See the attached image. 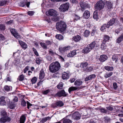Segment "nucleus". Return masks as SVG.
Masks as SVG:
<instances>
[{
  "label": "nucleus",
  "mask_w": 123,
  "mask_h": 123,
  "mask_svg": "<svg viewBox=\"0 0 123 123\" xmlns=\"http://www.w3.org/2000/svg\"><path fill=\"white\" fill-rule=\"evenodd\" d=\"M55 105L54 107H56L57 106L61 107L63 106L64 105V103L61 101H59L56 102L55 103Z\"/></svg>",
  "instance_id": "obj_25"
},
{
  "label": "nucleus",
  "mask_w": 123,
  "mask_h": 123,
  "mask_svg": "<svg viewBox=\"0 0 123 123\" xmlns=\"http://www.w3.org/2000/svg\"><path fill=\"white\" fill-rule=\"evenodd\" d=\"M51 0L54 2H59L67 1L68 0Z\"/></svg>",
  "instance_id": "obj_55"
},
{
  "label": "nucleus",
  "mask_w": 123,
  "mask_h": 123,
  "mask_svg": "<svg viewBox=\"0 0 123 123\" xmlns=\"http://www.w3.org/2000/svg\"><path fill=\"white\" fill-rule=\"evenodd\" d=\"M26 102L24 100H23L21 102V105L24 106H25L26 105Z\"/></svg>",
  "instance_id": "obj_60"
},
{
  "label": "nucleus",
  "mask_w": 123,
  "mask_h": 123,
  "mask_svg": "<svg viewBox=\"0 0 123 123\" xmlns=\"http://www.w3.org/2000/svg\"><path fill=\"white\" fill-rule=\"evenodd\" d=\"M74 21L75 22L76 21L80 19V17L76 14H75L74 15Z\"/></svg>",
  "instance_id": "obj_45"
},
{
  "label": "nucleus",
  "mask_w": 123,
  "mask_h": 123,
  "mask_svg": "<svg viewBox=\"0 0 123 123\" xmlns=\"http://www.w3.org/2000/svg\"><path fill=\"white\" fill-rule=\"evenodd\" d=\"M90 13L89 11L88 10L85 11L83 15V16L84 18L86 19L88 18L90 16Z\"/></svg>",
  "instance_id": "obj_20"
},
{
  "label": "nucleus",
  "mask_w": 123,
  "mask_h": 123,
  "mask_svg": "<svg viewBox=\"0 0 123 123\" xmlns=\"http://www.w3.org/2000/svg\"><path fill=\"white\" fill-rule=\"evenodd\" d=\"M73 39L74 40V41L78 42L80 40L81 37L80 36L78 35L74 37H73Z\"/></svg>",
  "instance_id": "obj_29"
},
{
  "label": "nucleus",
  "mask_w": 123,
  "mask_h": 123,
  "mask_svg": "<svg viewBox=\"0 0 123 123\" xmlns=\"http://www.w3.org/2000/svg\"><path fill=\"white\" fill-rule=\"evenodd\" d=\"M32 49L35 55L37 56H38L39 55L36 49L34 48H33Z\"/></svg>",
  "instance_id": "obj_59"
},
{
  "label": "nucleus",
  "mask_w": 123,
  "mask_h": 123,
  "mask_svg": "<svg viewBox=\"0 0 123 123\" xmlns=\"http://www.w3.org/2000/svg\"><path fill=\"white\" fill-rule=\"evenodd\" d=\"M106 46L104 43H103L101 45V48L102 49H104L106 48Z\"/></svg>",
  "instance_id": "obj_58"
},
{
  "label": "nucleus",
  "mask_w": 123,
  "mask_h": 123,
  "mask_svg": "<svg viewBox=\"0 0 123 123\" xmlns=\"http://www.w3.org/2000/svg\"><path fill=\"white\" fill-rule=\"evenodd\" d=\"M49 15L51 16H53V18H52L51 19L53 21L55 20V18L57 15V12L56 11L53 9L49 10L48 11Z\"/></svg>",
  "instance_id": "obj_6"
},
{
  "label": "nucleus",
  "mask_w": 123,
  "mask_h": 123,
  "mask_svg": "<svg viewBox=\"0 0 123 123\" xmlns=\"http://www.w3.org/2000/svg\"><path fill=\"white\" fill-rule=\"evenodd\" d=\"M6 28V27L5 25L2 24H0V30L4 31Z\"/></svg>",
  "instance_id": "obj_43"
},
{
  "label": "nucleus",
  "mask_w": 123,
  "mask_h": 123,
  "mask_svg": "<svg viewBox=\"0 0 123 123\" xmlns=\"http://www.w3.org/2000/svg\"><path fill=\"white\" fill-rule=\"evenodd\" d=\"M45 76V74L43 69H42L40 71L39 74V79H43Z\"/></svg>",
  "instance_id": "obj_24"
},
{
  "label": "nucleus",
  "mask_w": 123,
  "mask_h": 123,
  "mask_svg": "<svg viewBox=\"0 0 123 123\" xmlns=\"http://www.w3.org/2000/svg\"><path fill=\"white\" fill-rule=\"evenodd\" d=\"M105 69L108 71H112L113 69V67H111L109 66H105L104 67Z\"/></svg>",
  "instance_id": "obj_34"
},
{
  "label": "nucleus",
  "mask_w": 123,
  "mask_h": 123,
  "mask_svg": "<svg viewBox=\"0 0 123 123\" xmlns=\"http://www.w3.org/2000/svg\"><path fill=\"white\" fill-rule=\"evenodd\" d=\"M48 51L49 54L50 55H53L55 54V53L51 49H49Z\"/></svg>",
  "instance_id": "obj_57"
},
{
  "label": "nucleus",
  "mask_w": 123,
  "mask_h": 123,
  "mask_svg": "<svg viewBox=\"0 0 123 123\" xmlns=\"http://www.w3.org/2000/svg\"><path fill=\"white\" fill-rule=\"evenodd\" d=\"M91 50L88 45L87 47L84 48L82 51V53H89Z\"/></svg>",
  "instance_id": "obj_16"
},
{
  "label": "nucleus",
  "mask_w": 123,
  "mask_h": 123,
  "mask_svg": "<svg viewBox=\"0 0 123 123\" xmlns=\"http://www.w3.org/2000/svg\"><path fill=\"white\" fill-rule=\"evenodd\" d=\"M25 120V115H22L20 119V123H24Z\"/></svg>",
  "instance_id": "obj_33"
},
{
  "label": "nucleus",
  "mask_w": 123,
  "mask_h": 123,
  "mask_svg": "<svg viewBox=\"0 0 123 123\" xmlns=\"http://www.w3.org/2000/svg\"><path fill=\"white\" fill-rule=\"evenodd\" d=\"M40 44L41 46L44 49H46L47 48V45L44 43L41 42Z\"/></svg>",
  "instance_id": "obj_44"
},
{
  "label": "nucleus",
  "mask_w": 123,
  "mask_h": 123,
  "mask_svg": "<svg viewBox=\"0 0 123 123\" xmlns=\"http://www.w3.org/2000/svg\"><path fill=\"white\" fill-rule=\"evenodd\" d=\"M96 44L95 42H92L90 44L88 45L90 48L92 50L94 47H95Z\"/></svg>",
  "instance_id": "obj_31"
},
{
  "label": "nucleus",
  "mask_w": 123,
  "mask_h": 123,
  "mask_svg": "<svg viewBox=\"0 0 123 123\" xmlns=\"http://www.w3.org/2000/svg\"><path fill=\"white\" fill-rule=\"evenodd\" d=\"M112 59L113 61L116 62L118 60V57L117 55H114L112 56Z\"/></svg>",
  "instance_id": "obj_41"
},
{
  "label": "nucleus",
  "mask_w": 123,
  "mask_h": 123,
  "mask_svg": "<svg viewBox=\"0 0 123 123\" xmlns=\"http://www.w3.org/2000/svg\"><path fill=\"white\" fill-rule=\"evenodd\" d=\"M107 57L106 55H103L100 56L99 60L100 62H103L107 60Z\"/></svg>",
  "instance_id": "obj_13"
},
{
  "label": "nucleus",
  "mask_w": 123,
  "mask_h": 123,
  "mask_svg": "<svg viewBox=\"0 0 123 123\" xmlns=\"http://www.w3.org/2000/svg\"><path fill=\"white\" fill-rule=\"evenodd\" d=\"M24 76L23 74L21 75L18 78V79L20 81H21L24 80Z\"/></svg>",
  "instance_id": "obj_47"
},
{
  "label": "nucleus",
  "mask_w": 123,
  "mask_h": 123,
  "mask_svg": "<svg viewBox=\"0 0 123 123\" xmlns=\"http://www.w3.org/2000/svg\"><path fill=\"white\" fill-rule=\"evenodd\" d=\"M41 61V60L40 58H37L36 59V62L38 64H39Z\"/></svg>",
  "instance_id": "obj_53"
},
{
  "label": "nucleus",
  "mask_w": 123,
  "mask_h": 123,
  "mask_svg": "<svg viewBox=\"0 0 123 123\" xmlns=\"http://www.w3.org/2000/svg\"><path fill=\"white\" fill-rule=\"evenodd\" d=\"M109 27V25L107 24H104L101 27L100 30L102 32H104L106 31V28H108Z\"/></svg>",
  "instance_id": "obj_21"
},
{
  "label": "nucleus",
  "mask_w": 123,
  "mask_h": 123,
  "mask_svg": "<svg viewBox=\"0 0 123 123\" xmlns=\"http://www.w3.org/2000/svg\"><path fill=\"white\" fill-rule=\"evenodd\" d=\"M59 51L61 53H63L65 52L64 47H60L59 48Z\"/></svg>",
  "instance_id": "obj_56"
},
{
  "label": "nucleus",
  "mask_w": 123,
  "mask_h": 123,
  "mask_svg": "<svg viewBox=\"0 0 123 123\" xmlns=\"http://www.w3.org/2000/svg\"><path fill=\"white\" fill-rule=\"evenodd\" d=\"M9 107L11 109H13L15 107V105L14 103L11 102L9 106Z\"/></svg>",
  "instance_id": "obj_50"
},
{
  "label": "nucleus",
  "mask_w": 123,
  "mask_h": 123,
  "mask_svg": "<svg viewBox=\"0 0 123 123\" xmlns=\"http://www.w3.org/2000/svg\"><path fill=\"white\" fill-rule=\"evenodd\" d=\"M56 27L57 29L62 33L66 30V25L64 22L60 21L56 23Z\"/></svg>",
  "instance_id": "obj_2"
},
{
  "label": "nucleus",
  "mask_w": 123,
  "mask_h": 123,
  "mask_svg": "<svg viewBox=\"0 0 123 123\" xmlns=\"http://www.w3.org/2000/svg\"><path fill=\"white\" fill-rule=\"evenodd\" d=\"M123 40V33L116 40L117 43H120Z\"/></svg>",
  "instance_id": "obj_26"
},
{
  "label": "nucleus",
  "mask_w": 123,
  "mask_h": 123,
  "mask_svg": "<svg viewBox=\"0 0 123 123\" xmlns=\"http://www.w3.org/2000/svg\"><path fill=\"white\" fill-rule=\"evenodd\" d=\"M63 86V84L62 82H60L57 85V87L59 89H62Z\"/></svg>",
  "instance_id": "obj_38"
},
{
  "label": "nucleus",
  "mask_w": 123,
  "mask_h": 123,
  "mask_svg": "<svg viewBox=\"0 0 123 123\" xmlns=\"http://www.w3.org/2000/svg\"><path fill=\"white\" fill-rule=\"evenodd\" d=\"M90 32L87 30H86L84 32V36L85 37H87L89 35Z\"/></svg>",
  "instance_id": "obj_46"
},
{
  "label": "nucleus",
  "mask_w": 123,
  "mask_h": 123,
  "mask_svg": "<svg viewBox=\"0 0 123 123\" xmlns=\"http://www.w3.org/2000/svg\"><path fill=\"white\" fill-rule=\"evenodd\" d=\"M93 69V68L92 66L89 68H87L85 70V71L86 72H90L92 71Z\"/></svg>",
  "instance_id": "obj_42"
},
{
  "label": "nucleus",
  "mask_w": 123,
  "mask_h": 123,
  "mask_svg": "<svg viewBox=\"0 0 123 123\" xmlns=\"http://www.w3.org/2000/svg\"><path fill=\"white\" fill-rule=\"evenodd\" d=\"M80 6L82 9V10H84L86 8H89L90 7V5L87 3H83L80 4Z\"/></svg>",
  "instance_id": "obj_12"
},
{
  "label": "nucleus",
  "mask_w": 123,
  "mask_h": 123,
  "mask_svg": "<svg viewBox=\"0 0 123 123\" xmlns=\"http://www.w3.org/2000/svg\"><path fill=\"white\" fill-rule=\"evenodd\" d=\"M93 18L94 19H97L98 18V15L96 11H95L94 12Z\"/></svg>",
  "instance_id": "obj_49"
},
{
  "label": "nucleus",
  "mask_w": 123,
  "mask_h": 123,
  "mask_svg": "<svg viewBox=\"0 0 123 123\" xmlns=\"http://www.w3.org/2000/svg\"><path fill=\"white\" fill-rule=\"evenodd\" d=\"M30 4V2H20V6L21 7H24L26 5L29 8Z\"/></svg>",
  "instance_id": "obj_22"
},
{
  "label": "nucleus",
  "mask_w": 123,
  "mask_h": 123,
  "mask_svg": "<svg viewBox=\"0 0 123 123\" xmlns=\"http://www.w3.org/2000/svg\"><path fill=\"white\" fill-rule=\"evenodd\" d=\"M5 97L2 96L0 98V104L1 105H6V102L5 100Z\"/></svg>",
  "instance_id": "obj_19"
},
{
  "label": "nucleus",
  "mask_w": 123,
  "mask_h": 123,
  "mask_svg": "<svg viewBox=\"0 0 123 123\" xmlns=\"http://www.w3.org/2000/svg\"><path fill=\"white\" fill-rule=\"evenodd\" d=\"M12 88V86H9L7 85L5 86L4 87L5 90L6 91L8 92L10 91Z\"/></svg>",
  "instance_id": "obj_36"
},
{
  "label": "nucleus",
  "mask_w": 123,
  "mask_h": 123,
  "mask_svg": "<svg viewBox=\"0 0 123 123\" xmlns=\"http://www.w3.org/2000/svg\"><path fill=\"white\" fill-rule=\"evenodd\" d=\"M72 117L74 119L78 120L80 118L81 115L79 112H76L73 114Z\"/></svg>",
  "instance_id": "obj_9"
},
{
  "label": "nucleus",
  "mask_w": 123,
  "mask_h": 123,
  "mask_svg": "<svg viewBox=\"0 0 123 123\" xmlns=\"http://www.w3.org/2000/svg\"><path fill=\"white\" fill-rule=\"evenodd\" d=\"M77 87L74 86H71L68 89V91L70 93H71V92L72 91H74L78 89Z\"/></svg>",
  "instance_id": "obj_30"
},
{
  "label": "nucleus",
  "mask_w": 123,
  "mask_h": 123,
  "mask_svg": "<svg viewBox=\"0 0 123 123\" xmlns=\"http://www.w3.org/2000/svg\"><path fill=\"white\" fill-rule=\"evenodd\" d=\"M118 24V21L116 18H113L110 20V21L107 23V24L109 25V27L110 26L113 25L114 24L116 25Z\"/></svg>",
  "instance_id": "obj_8"
},
{
  "label": "nucleus",
  "mask_w": 123,
  "mask_h": 123,
  "mask_svg": "<svg viewBox=\"0 0 123 123\" xmlns=\"http://www.w3.org/2000/svg\"><path fill=\"white\" fill-rule=\"evenodd\" d=\"M20 59L19 58V57L17 59L15 60L13 62V63L14 64V65L17 66L18 65L20 62Z\"/></svg>",
  "instance_id": "obj_35"
},
{
  "label": "nucleus",
  "mask_w": 123,
  "mask_h": 123,
  "mask_svg": "<svg viewBox=\"0 0 123 123\" xmlns=\"http://www.w3.org/2000/svg\"><path fill=\"white\" fill-rule=\"evenodd\" d=\"M68 94L64 90L59 91L56 94L54 95V96L55 97H65L68 95Z\"/></svg>",
  "instance_id": "obj_4"
},
{
  "label": "nucleus",
  "mask_w": 123,
  "mask_h": 123,
  "mask_svg": "<svg viewBox=\"0 0 123 123\" xmlns=\"http://www.w3.org/2000/svg\"><path fill=\"white\" fill-rule=\"evenodd\" d=\"M34 13V12L33 11H29L28 12V15L30 16H32Z\"/></svg>",
  "instance_id": "obj_62"
},
{
  "label": "nucleus",
  "mask_w": 123,
  "mask_h": 123,
  "mask_svg": "<svg viewBox=\"0 0 123 123\" xmlns=\"http://www.w3.org/2000/svg\"><path fill=\"white\" fill-rule=\"evenodd\" d=\"M0 122L2 123H5L6 122V119L5 117H2L0 119Z\"/></svg>",
  "instance_id": "obj_54"
},
{
  "label": "nucleus",
  "mask_w": 123,
  "mask_h": 123,
  "mask_svg": "<svg viewBox=\"0 0 123 123\" xmlns=\"http://www.w3.org/2000/svg\"><path fill=\"white\" fill-rule=\"evenodd\" d=\"M112 4L110 2L107 1L106 3V6L107 10L110 11L112 8Z\"/></svg>",
  "instance_id": "obj_14"
},
{
  "label": "nucleus",
  "mask_w": 123,
  "mask_h": 123,
  "mask_svg": "<svg viewBox=\"0 0 123 123\" xmlns=\"http://www.w3.org/2000/svg\"><path fill=\"white\" fill-rule=\"evenodd\" d=\"M11 32L12 34L16 38L19 39L20 38V35L16 31L15 29H12L11 30Z\"/></svg>",
  "instance_id": "obj_10"
},
{
  "label": "nucleus",
  "mask_w": 123,
  "mask_h": 123,
  "mask_svg": "<svg viewBox=\"0 0 123 123\" xmlns=\"http://www.w3.org/2000/svg\"><path fill=\"white\" fill-rule=\"evenodd\" d=\"M7 1L5 0H2L0 1V6H2L5 5Z\"/></svg>",
  "instance_id": "obj_51"
},
{
  "label": "nucleus",
  "mask_w": 123,
  "mask_h": 123,
  "mask_svg": "<svg viewBox=\"0 0 123 123\" xmlns=\"http://www.w3.org/2000/svg\"><path fill=\"white\" fill-rule=\"evenodd\" d=\"M105 121V122L108 123L110 122L111 119L109 117H106L104 118Z\"/></svg>",
  "instance_id": "obj_52"
},
{
  "label": "nucleus",
  "mask_w": 123,
  "mask_h": 123,
  "mask_svg": "<svg viewBox=\"0 0 123 123\" xmlns=\"http://www.w3.org/2000/svg\"><path fill=\"white\" fill-rule=\"evenodd\" d=\"M88 65V64L86 62L81 63L80 65V67L82 68V70L85 71V70L86 69Z\"/></svg>",
  "instance_id": "obj_17"
},
{
  "label": "nucleus",
  "mask_w": 123,
  "mask_h": 123,
  "mask_svg": "<svg viewBox=\"0 0 123 123\" xmlns=\"http://www.w3.org/2000/svg\"><path fill=\"white\" fill-rule=\"evenodd\" d=\"M60 67V64L58 62H53L49 65V70L51 72L54 73L58 71Z\"/></svg>",
  "instance_id": "obj_1"
},
{
  "label": "nucleus",
  "mask_w": 123,
  "mask_h": 123,
  "mask_svg": "<svg viewBox=\"0 0 123 123\" xmlns=\"http://www.w3.org/2000/svg\"><path fill=\"white\" fill-rule=\"evenodd\" d=\"M76 51H77V50H75L71 52L68 55V57H72L73 56L76 54Z\"/></svg>",
  "instance_id": "obj_23"
},
{
  "label": "nucleus",
  "mask_w": 123,
  "mask_h": 123,
  "mask_svg": "<svg viewBox=\"0 0 123 123\" xmlns=\"http://www.w3.org/2000/svg\"><path fill=\"white\" fill-rule=\"evenodd\" d=\"M69 3H66L61 5L59 8V10L62 12H64L68 10L69 6Z\"/></svg>",
  "instance_id": "obj_5"
},
{
  "label": "nucleus",
  "mask_w": 123,
  "mask_h": 123,
  "mask_svg": "<svg viewBox=\"0 0 123 123\" xmlns=\"http://www.w3.org/2000/svg\"><path fill=\"white\" fill-rule=\"evenodd\" d=\"M105 3L102 0L98 1L96 4L95 7L96 9L99 10L103 9L104 7Z\"/></svg>",
  "instance_id": "obj_3"
},
{
  "label": "nucleus",
  "mask_w": 123,
  "mask_h": 123,
  "mask_svg": "<svg viewBox=\"0 0 123 123\" xmlns=\"http://www.w3.org/2000/svg\"><path fill=\"white\" fill-rule=\"evenodd\" d=\"M51 118V117H48L43 118L40 121L41 123H44L46 122L47 120H50Z\"/></svg>",
  "instance_id": "obj_28"
},
{
  "label": "nucleus",
  "mask_w": 123,
  "mask_h": 123,
  "mask_svg": "<svg viewBox=\"0 0 123 123\" xmlns=\"http://www.w3.org/2000/svg\"><path fill=\"white\" fill-rule=\"evenodd\" d=\"M51 91V89H48L43 92V93L44 95H47L50 93Z\"/></svg>",
  "instance_id": "obj_37"
},
{
  "label": "nucleus",
  "mask_w": 123,
  "mask_h": 123,
  "mask_svg": "<svg viewBox=\"0 0 123 123\" xmlns=\"http://www.w3.org/2000/svg\"><path fill=\"white\" fill-rule=\"evenodd\" d=\"M71 117V115H68L61 120L63 123H72V121L69 119Z\"/></svg>",
  "instance_id": "obj_7"
},
{
  "label": "nucleus",
  "mask_w": 123,
  "mask_h": 123,
  "mask_svg": "<svg viewBox=\"0 0 123 123\" xmlns=\"http://www.w3.org/2000/svg\"><path fill=\"white\" fill-rule=\"evenodd\" d=\"M100 111L103 113H106L107 112V111L104 108H101L100 109Z\"/></svg>",
  "instance_id": "obj_63"
},
{
  "label": "nucleus",
  "mask_w": 123,
  "mask_h": 123,
  "mask_svg": "<svg viewBox=\"0 0 123 123\" xmlns=\"http://www.w3.org/2000/svg\"><path fill=\"white\" fill-rule=\"evenodd\" d=\"M18 41L19 44L23 49H27V45L26 43L20 40H19Z\"/></svg>",
  "instance_id": "obj_18"
},
{
  "label": "nucleus",
  "mask_w": 123,
  "mask_h": 123,
  "mask_svg": "<svg viewBox=\"0 0 123 123\" xmlns=\"http://www.w3.org/2000/svg\"><path fill=\"white\" fill-rule=\"evenodd\" d=\"M82 82L80 80H76L74 82V84L76 86H78L82 85Z\"/></svg>",
  "instance_id": "obj_27"
},
{
  "label": "nucleus",
  "mask_w": 123,
  "mask_h": 123,
  "mask_svg": "<svg viewBox=\"0 0 123 123\" xmlns=\"http://www.w3.org/2000/svg\"><path fill=\"white\" fill-rule=\"evenodd\" d=\"M37 80V78L36 77H34L31 80L32 83L33 84L35 83L36 82Z\"/></svg>",
  "instance_id": "obj_48"
},
{
  "label": "nucleus",
  "mask_w": 123,
  "mask_h": 123,
  "mask_svg": "<svg viewBox=\"0 0 123 123\" xmlns=\"http://www.w3.org/2000/svg\"><path fill=\"white\" fill-rule=\"evenodd\" d=\"M1 114L4 117H6V112L5 111H3L1 112Z\"/></svg>",
  "instance_id": "obj_64"
},
{
  "label": "nucleus",
  "mask_w": 123,
  "mask_h": 123,
  "mask_svg": "<svg viewBox=\"0 0 123 123\" xmlns=\"http://www.w3.org/2000/svg\"><path fill=\"white\" fill-rule=\"evenodd\" d=\"M69 76V72H63L62 74V78L63 80H67L68 79Z\"/></svg>",
  "instance_id": "obj_11"
},
{
  "label": "nucleus",
  "mask_w": 123,
  "mask_h": 123,
  "mask_svg": "<svg viewBox=\"0 0 123 123\" xmlns=\"http://www.w3.org/2000/svg\"><path fill=\"white\" fill-rule=\"evenodd\" d=\"M55 37L57 39L59 40H61L63 39V37L61 35H57L55 36Z\"/></svg>",
  "instance_id": "obj_40"
},
{
  "label": "nucleus",
  "mask_w": 123,
  "mask_h": 123,
  "mask_svg": "<svg viewBox=\"0 0 123 123\" xmlns=\"http://www.w3.org/2000/svg\"><path fill=\"white\" fill-rule=\"evenodd\" d=\"M110 37L108 35H105L104 36L103 42H106L108 41Z\"/></svg>",
  "instance_id": "obj_32"
},
{
  "label": "nucleus",
  "mask_w": 123,
  "mask_h": 123,
  "mask_svg": "<svg viewBox=\"0 0 123 123\" xmlns=\"http://www.w3.org/2000/svg\"><path fill=\"white\" fill-rule=\"evenodd\" d=\"M96 77V75L94 74H92L89 75L86 77L85 79V81H87L89 80H92Z\"/></svg>",
  "instance_id": "obj_15"
},
{
  "label": "nucleus",
  "mask_w": 123,
  "mask_h": 123,
  "mask_svg": "<svg viewBox=\"0 0 123 123\" xmlns=\"http://www.w3.org/2000/svg\"><path fill=\"white\" fill-rule=\"evenodd\" d=\"M113 74V73L111 72H110L108 73H106L105 74L104 77L105 78L109 77L111 76Z\"/></svg>",
  "instance_id": "obj_39"
},
{
  "label": "nucleus",
  "mask_w": 123,
  "mask_h": 123,
  "mask_svg": "<svg viewBox=\"0 0 123 123\" xmlns=\"http://www.w3.org/2000/svg\"><path fill=\"white\" fill-rule=\"evenodd\" d=\"M29 66H27L25 68L24 70V73H26L27 71L28 70H29Z\"/></svg>",
  "instance_id": "obj_61"
}]
</instances>
